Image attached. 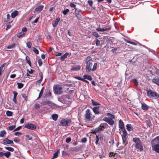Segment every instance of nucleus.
Wrapping results in <instances>:
<instances>
[{
    "instance_id": "f257e3e1",
    "label": "nucleus",
    "mask_w": 159,
    "mask_h": 159,
    "mask_svg": "<svg viewBox=\"0 0 159 159\" xmlns=\"http://www.w3.org/2000/svg\"><path fill=\"white\" fill-rule=\"evenodd\" d=\"M85 63L86 64V71L87 72L89 73L91 71H94L97 69L98 64L97 63H95L93 67V66L92 60L91 57L90 56H88L85 59Z\"/></svg>"
},
{
    "instance_id": "f03ea898",
    "label": "nucleus",
    "mask_w": 159,
    "mask_h": 159,
    "mask_svg": "<svg viewBox=\"0 0 159 159\" xmlns=\"http://www.w3.org/2000/svg\"><path fill=\"white\" fill-rule=\"evenodd\" d=\"M106 115L108 117H105L103 119V120L107 122L109 125L112 126L115 124V116L110 113H107Z\"/></svg>"
},
{
    "instance_id": "7ed1b4c3",
    "label": "nucleus",
    "mask_w": 159,
    "mask_h": 159,
    "mask_svg": "<svg viewBox=\"0 0 159 159\" xmlns=\"http://www.w3.org/2000/svg\"><path fill=\"white\" fill-rule=\"evenodd\" d=\"M147 94L149 98L153 99H157L159 97L158 93L150 89L147 91Z\"/></svg>"
},
{
    "instance_id": "20e7f679",
    "label": "nucleus",
    "mask_w": 159,
    "mask_h": 159,
    "mask_svg": "<svg viewBox=\"0 0 159 159\" xmlns=\"http://www.w3.org/2000/svg\"><path fill=\"white\" fill-rule=\"evenodd\" d=\"M122 131L123 133L121 135L123 141V144L125 146H126L128 143L127 139L128 137V134L125 129L122 130Z\"/></svg>"
},
{
    "instance_id": "39448f33",
    "label": "nucleus",
    "mask_w": 159,
    "mask_h": 159,
    "mask_svg": "<svg viewBox=\"0 0 159 159\" xmlns=\"http://www.w3.org/2000/svg\"><path fill=\"white\" fill-rule=\"evenodd\" d=\"M53 89L54 93L57 94H61L63 92L61 87L58 85H54Z\"/></svg>"
},
{
    "instance_id": "423d86ee",
    "label": "nucleus",
    "mask_w": 159,
    "mask_h": 159,
    "mask_svg": "<svg viewBox=\"0 0 159 159\" xmlns=\"http://www.w3.org/2000/svg\"><path fill=\"white\" fill-rule=\"evenodd\" d=\"M71 120L70 119H62L61 122V125L63 126H68L71 123Z\"/></svg>"
},
{
    "instance_id": "0eeeda50",
    "label": "nucleus",
    "mask_w": 159,
    "mask_h": 159,
    "mask_svg": "<svg viewBox=\"0 0 159 159\" xmlns=\"http://www.w3.org/2000/svg\"><path fill=\"white\" fill-rule=\"evenodd\" d=\"M92 115L91 112L89 109H87L85 111L84 115L85 119L88 120H90L91 118V116Z\"/></svg>"
},
{
    "instance_id": "6e6552de",
    "label": "nucleus",
    "mask_w": 159,
    "mask_h": 159,
    "mask_svg": "<svg viewBox=\"0 0 159 159\" xmlns=\"http://www.w3.org/2000/svg\"><path fill=\"white\" fill-rule=\"evenodd\" d=\"M81 10L80 9H78L77 8H75V13L76 17L78 20H80L82 18V16L80 14Z\"/></svg>"
},
{
    "instance_id": "1a4fd4ad",
    "label": "nucleus",
    "mask_w": 159,
    "mask_h": 159,
    "mask_svg": "<svg viewBox=\"0 0 159 159\" xmlns=\"http://www.w3.org/2000/svg\"><path fill=\"white\" fill-rule=\"evenodd\" d=\"M25 127L27 129L31 130L34 129L36 128L35 125L32 123L26 124L25 125Z\"/></svg>"
},
{
    "instance_id": "9d476101",
    "label": "nucleus",
    "mask_w": 159,
    "mask_h": 159,
    "mask_svg": "<svg viewBox=\"0 0 159 159\" xmlns=\"http://www.w3.org/2000/svg\"><path fill=\"white\" fill-rule=\"evenodd\" d=\"M104 129V126L101 124L98 128H95L93 131V133L99 132L100 131L103 130Z\"/></svg>"
},
{
    "instance_id": "9b49d317",
    "label": "nucleus",
    "mask_w": 159,
    "mask_h": 159,
    "mask_svg": "<svg viewBox=\"0 0 159 159\" xmlns=\"http://www.w3.org/2000/svg\"><path fill=\"white\" fill-rule=\"evenodd\" d=\"M152 148L157 153H159V144L152 145Z\"/></svg>"
},
{
    "instance_id": "f8f14e48",
    "label": "nucleus",
    "mask_w": 159,
    "mask_h": 159,
    "mask_svg": "<svg viewBox=\"0 0 159 159\" xmlns=\"http://www.w3.org/2000/svg\"><path fill=\"white\" fill-rule=\"evenodd\" d=\"M152 145L159 144V136H157L153 139L151 141Z\"/></svg>"
},
{
    "instance_id": "ddd939ff",
    "label": "nucleus",
    "mask_w": 159,
    "mask_h": 159,
    "mask_svg": "<svg viewBox=\"0 0 159 159\" xmlns=\"http://www.w3.org/2000/svg\"><path fill=\"white\" fill-rule=\"evenodd\" d=\"M4 143L5 144H13L14 143L12 141L9 139L7 138H5L3 140Z\"/></svg>"
},
{
    "instance_id": "4468645a",
    "label": "nucleus",
    "mask_w": 159,
    "mask_h": 159,
    "mask_svg": "<svg viewBox=\"0 0 159 159\" xmlns=\"http://www.w3.org/2000/svg\"><path fill=\"white\" fill-rule=\"evenodd\" d=\"M80 65H75L72 66L71 69V70L73 71H77L80 70Z\"/></svg>"
},
{
    "instance_id": "2eb2a0df",
    "label": "nucleus",
    "mask_w": 159,
    "mask_h": 159,
    "mask_svg": "<svg viewBox=\"0 0 159 159\" xmlns=\"http://www.w3.org/2000/svg\"><path fill=\"white\" fill-rule=\"evenodd\" d=\"M111 29V28L109 27L108 28H102L100 27H98L96 28V30L98 31H102L104 32L107 30H109Z\"/></svg>"
},
{
    "instance_id": "dca6fc26",
    "label": "nucleus",
    "mask_w": 159,
    "mask_h": 159,
    "mask_svg": "<svg viewBox=\"0 0 159 159\" xmlns=\"http://www.w3.org/2000/svg\"><path fill=\"white\" fill-rule=\"evenodd\" d=\"M99 106L94 107L93 108V110L95 114H98L99 113Z\"/></svg>"
},
{
    "instance_id": "f3484780",
    "label": "nucleus",
    "mask_w": 159,
    "mask_h": 159,
    "mask_svg": "<svg viewBox=\"0 0 159 159\" xmlns=\"http://www.w3.org/2000/svg\"><path fill=\"white\" fill-rule=\"evenodd\" d=\"M119 127L121 129V130L125 129L124 127V124L121 120H120L119 121Z\"/></svg>"
},
{
    "instance_id": "a211bd4d",
    "label": "nucleus",
    "mask_w": 159,
    "mask_h": 159,
    "mask_svg": "<svg viewBox=\"0 0 159 159\" xmlns=\"http://www.w3.org/2000/svg\"><path fill=\"white\" fill-rule=\"evenodd\" d=\"M133 141L135 143V146H137L141 142L140 139L137 137L134 138L133 139Z\"/></svg>"
},
{
    "instance_id": "6ab92c4d",
    "label": "nucleus",
    "mask_w": 159,
    "mask_h": 159,
    "mask_svg": "<svg viewBox=\"0 0 159 159\" xmlns=\"http://www.w3.org/2000/svg\"><path fill=\"white\" fill-rule=\"evenodd\" d=\"M133 141L135 143V146H137L141 142L140 139L137 137L134 138L133 139Z\"/></svg>"
},
{
    "instance_id": "aec40b11",
    "label": "nucleus",
    "mask_w": 159,
    "mask_h": 159,
    "mask_svg": "<svg viewBox=\"0 0 159 159\" xmlns=\"http://www.w3.org/2000/svg\"><path fill=\"white\" fill-rule=\"evenodd\" d=\"M135 147L136 149H138L140 151H142L143 150V147L142 142L139 143L137 146H135Z\"/></svg>"
},
{
    "instance_id": "412c9836",
    "label": "nucleus",
    "mask_w": 159,
    "mask_h": 159,
    "mask_svg": "<svg viewBox=\"0 0 159 159\" xmlns=\"http://www.w3.org/2000/svg\"><path fill=\"white\" fill-rule=\"evenodd\" d=\"M60 20V18L58 17L56 18V20H53L52 22L53 26L54 27H56L57 25Z\"/></svg>"
},
{
    "instance_id": "4be33fe9",
    "label": "nucleus",
    "mask_w": 159,
    "mask_h": 159,
    "mask_svg": "<svg viewBox=\"0 0 159 159\" xmlns=\"http://www.w3.org/2000/svg\"><path fill=\"white\" fill-rule=\"evenodd\" d=\"M43 5H40L37 7L35 9V11L37 12H40L42 11L43 8Z\"/></svg>"
},
{
    "instance_id": "5701e85b",
    "label": "nucleus",
    "mask_w": 159,
    "mask_h": 159,
    "mask_svg": "<svg viewBox=\"0 0 159 159\" xmlns=\"http://www.w3.org/2000/svg\"><path fill=\"white\" fill-rule=\"evenodd\" d=\"M152 82L153 83L159 86V78H155L152 79Z\"/></svg>"
},
{
    "instance_id": "b1692460",
    "label": "nucleus",
    "mask_w": 159,
    "mask_h": 159,
    "mask_svg": "<svg viewBox=\"0 0 159 159\" xmlns=\"http://www.w3.org/2000/svg\"><path fill=\"white\" fill-rule=\"evenodd\" d=\"M126 129L129 131H130L133 130V128L131 124H128L126 125Z\"/></svg>"
},
{
    "instance_id": "393cba45",
    "label": "nucleus",
    "mask_w": 159,
    "mask_h": 159,
    "mask_svg": "<svg viewBox=\"0 0 159 159\" xmlns=\"http://www.w3.org/2000/svg\"><path fill=\"white\" fill-rule=\"evenodd\" d=\"M141 107L143 110L147 111L148 109V107L145 103L142 104Z\"/></svg>"
},
{
    "instance_id": "a878e982",
    "label": "nucleus",
    "mask_w": 159,
    "mask_h": 159,
    "mask_svg": "<svg viewBox=\"0 0 159 159\" xmlns=\"http://www.w3.org/2000/svg\"><path fill=\"white\" fill-rule=\"evenodd\" d=\"M16 44L15 43L9 44L7 47L8 49H11L14 48L16 47Z\"/></svg>"
},
{
    "instance_id": "bb28decb",
    "label": "nucleus",
    "mask_w": 159,
    "mask_h": 159,
    "mask_svg": "<svg viewBox=\"0 0 159 159\" xmlns=\"http://www.w3.org/2000/svg\"><path fill=\"white\" fill-rule=\"evenodd\" d=\"M18 14V12L17 11H15L11 14L12 18H14Z\"/></svg>"
},
{
    "instance_id": "cd10ccee",
    "label": "nucleus",
    "mask_w": 159,
    "mask_h": 159,
    "mask_svg": "<svg viewBox=\"0 0 159 159\" xmlns=\"http://www.w3.org/2000/svg\"><path fill=\"white\" fill-rule=\"evenodd\" d=\"M84 79H87L89 80H91L92 78L91 76L89 75H84L83 76Z\"/></svg>"
},
{
    "instance_id": "c85d7f7f",
    "label": "nucleus",
    "mask_w": 159,
    "mask_h": 159,
    "mask_svg": "<svg viewBox=\"0 0 159 159\" xmlns=\"http://www.w3.org/2000/svg\"><path fill=\"white\" fill-rule=\"evenodd\" d=\"M6 134V132L5 130H2L0 132V137H4L5 135Z\"/></svg>"
},
{
    "instance_id": "c756f323",
    "label": "nucleus",
    "mask_w": 159,
    "mask_h": 159,
    "mask_svg": "<svg viewBox=\"0 0 159 159\" xmlns=\"http://www.w3.org/2000/svg\"><path fill=\"white\" fill-rule=\"evenodd\" d=\"M48 105L49 106L51 107H58V106L57 105L54 104L50 101L49 102V104H48Z\"/></svg>"
},
{
    "instance_id": "7c9ffc66",
    "label": "nucleus",
    "mask_w": 159,
    "mask_h": 159,
    "mask_svg": "<svg viewBox=\"0 0 159 159\" xmlns=\"http://www.w3.org/2000/svg\"><path fill=\"white\" fill-rule=\"evenodd\" d=\"M52 117L53 120L56 121L58 118V116L57 114H54L52 115Z\"/></svg>"
},
{
    "instance_id": "2f4dec72",
    "label": "nucleus",
    "mask_w": 159,
    "mask_h": 159,
    "mask_svg": "<svg viewBox=\"0 0 159 159\" xmlns=\"http://www.w3.org/2000/svg\"><path fill=\"white\" fill-rule=\"evenodd\" d=\"M68 53H66L64 54L63 55L61 56V60L62 61H63L66 58L67 55H68Z\"/></svg>"
},
{
    "instance_id": "473e14b6",
    "label": "nucleus",
    "mask_w": 159,
    "mask_h": 159,
    "mask_svg": "<svg viewBox=\"0 0 159 159\" xmlns=\"http://www.w3.org/2000/svg\"><path fill=\"white\" fill-rule=\"evenodd\" d=\"M25 34V33L23 32H21L19 33L17 35V37L19 38L23 37Z\"/></svg>"
},
{
    "instance_id": "72a5a7b5",
    "label": "nucleus",
    "mask_w": 159,
    "mask_h": 159,
    "mask_svg": "<svg viewBox=\"0 0 159 159\" xmlns=\"http://www.w3.org/2000/svg\"><path fill=\"white\" fill-rule=\"evenodd\" d=\"M25 60L26 61L27 63L29 64V65L30 66H31V62L30 61V57H28V56H27L25 58Z\"/></svg>"
},
{
    "instance_id": "f704fd0d",
    "label": "nucleus",
    "mask_w": 159,
    "mask_h": 159,
    "mask_svg": "<svg viewBox=\"0 0 159 159\" xmlns=\"http://www.w3.org/2000/svg\"><path fill=\"white\" fill-rule=\"evenodd\" d=\"M92 103L93 105L94 106H98L100 105V104L98 102L94 101L93 100H92Z\"/></svg>"
},
{
    "instance_id": "c9c22d12",
    "label": "nucleus",
    "mask_w": 159,
    "mask_h": 159,
    "mask_svg": "<svg viewBox=\"0 0 159 159\" xmlns=\"http://www.w3.org/2000/svg\"><path fill=\"white\" fill-rule=\"evenodd\" d=\"M44 89V87H43L40 91V93L39 94V97L38 98V99L39 98H40L43 95V90Z\"/></svg>"
},
{
    "instance_id": "e433bc0d",
    "label": "nucleus",
    "mask_w": 159,
    "mask_h": 159,
    "mask_svg": "<svg viewBox=\"0 0 159 159\" xmlns=\"http://www.w3.org/2000/svg\"><path fill=\"white\" fill-rule=\"evenodd\" d=\"M7 64L6 63H4L1 65L0 67V70L2 71H3L5 70V66Z\"/></svg>"
},
{
    "instance_id": "4c0bfd02",
    "label": "nucleus",
    "mask_w": 159,
    "mask_h": 159,
    "mask_svg": "<svg viewBox=\"0 0 159 159\" xmlns=\"http://www.w3.org/2000/svg\"><path fill=\"white\" fill-rule=\"evenodd\" d=\"M32 50L36 54H38L39 53V51L36 48L34 47H32Z\"/></svg>"
},
{
    "instance_id": "58836bf2",
    "label": "nucleus",
    "mask_w": 159,
    "mask_h": 159,
    "mask_svg": "<svg viewBox=\"0 0 159 159\" xmlns=\"http://www.w3.org/2000/svg\"><path fill=\"white\" fill-rule=\"evenodd\" d=\"M6 114L8 116H11L12 115V113L9 111H6Z\"/></svg>"
},
{
    "instance_id": "ea45409f",
    "label": "nucleus",
    "mask_w": 159,
    "mask_h": 159,
    "mask_svg": "<svg viewBox=\"0 0 159 159\" xmlns=\"http://www.w3.org/2000/svg\"><path fill=\"white\" fill-rule=\"evenodd\" d=\"M17 84L18 85V88L19 89L22 88L24 86L23 84L21 83H17Z\"/></svg>"
},
{
    "instance_id": "a19ab883",
    "label": "nucleus",
    "mask_w": 159,
    "mask_h": 159,
    "mask_svg": "<svg viewBox=\"0 0 159 159\" xmlns=\"http://www.w3.org/2000/svg\"><path fill=\"white\" fill-rule=\"evenodd\" d=\"M92 34L97 38L99 36V35L96 32H92Z\"/></svg>"
},
{
    "instance_id": "79ce46f5",
    "label": "nucleus",
    "mask_w": 159,
    "mask_h": 159,
    "mask_svg": "<svg viewBox=\"0 0 159 159\" xmlns=\"http://www.w3.org/2000/svg\"><path fill=\"white\" fill-rule=\"evenodd\" d=\"M5 148L7 150L11 152H13L14 151V148L11 147H5Z\"/></svg>"
},
{
    "instance_id": "37998d69",
    "label": "nucleus",
    "mask_w": 159,
    "mask_h": 159,
    "mask_svg": "<svg viewBox=\"0 0 159 159\" xmlns=\"http://www.w3.org/2000/svg\"><path fill=\"white\" fill-rule=\"evenodd\" d=\"M26 44L28 48H31L32 46V43L31 42H28L26 43Z\"/></svg>"
},
{
    "instance_id": "c03bdc74",
    "label": "nucleus",
    "mask_w": 159,
    "mask_h": 159,
    "mask_svg": "<svg viewBox=\"0 0 159 159\" xmlns=\"http://www.w3.org/2000/svg\"><path fill=\"white\" fill-rule=\"evenodd\" d=\"M51 96V93L49 91H48L46 93L45 97L46 98H48Z\"/></svg>"
},
{
    "instance_id": "a18cd8bd",
    "label": "nucleus",
    "mask_w": 159,
    "mask_h": 159,
    "mask_svg": "<svg viewBox=\"0 0 159 159\" xmlns=\"http://www.w3.org/2000/svg\"><path fill=\"white\" fill-rule=\"evenodd\" d=\"M69 9H66L62 11V13L64 15H65L69 12Z\"/></svg>"
},
{
    "instance_id": "49530a36",
    "label": "nucleus",
    "mask_w": 159,
    "mask_h": 159,
    "mask_svg": "<svg viewBox=\"0 0 159 159\" xmlns=\"http://www.w3.org/2000/svg\"><path fill=\"white\" fill-rule=\"evenodd\" d=\"M16 127L15 125H12L8 127V129L10 130H12L14 129Z\"/></svg>"
},
{
    "instance_id": "de8ad7c7",
    "label": "nucleus",
    "mask_w": 159,
    "mask_h": 159,
    "mask_svg": "<svg viewBox=\"0 0 159 159\" xmlns=\"http://www.w3.org/2000/svg\"><path fill=\"white\" fill-rule=\"evenodd\" d=\"M35 108L37 110H39L40 107V105L38 103H35L34 105Z\"/></svg>"
},
{
    "instance_id": "09e8293b",
    "label": "nucleus",
    "mask_w": 159,
    "mask_h": 159,
    "mask_svg": "<svg viewBox=\"0 0 159 159\" xmlns=\"http://www.w3.org/2000/svg\"><path fill=\"white\" fill-rule=\"evenodd\" d=\"M58 155V151L54 154L53 157L52 159L55 158L57 157Z\"/></svg>"
},
{
    "instance_id": "8fccbe9b",
    "label": "nucleus",
    "mask_w": 159,
    "mask_h": 159,
    "mask_svg": "<svg viewBox=\"0 0 159 159\" xmlns=\"http://www.w3.org/2000/svg\"><path fill=\"white\" fill-rule=\"evenodd\" d=\"M11 153L9 152H7L5 153L4 155L7 158H8L10 156Z\"/></svg>"
},
{
    "instance_id": "3c124183",
    "label": "nucleus",
    "mask_w": 159,
    "mask_h": 159,
    "mask_svg": "<svg viewBox=\"0 0 159 159\" xmlns=\"http://www.w3.org/2000/svg\"><path fill=\"white\" fill-rule=\"evenodd\" d=\"M100 44V41L98 39H96L95 40L96 46H98Z\"/></svg>"
},
{
    "instance_id": "603ef678",
    "label": "nucleus",
    "mask_w": 159,
    "mask_h": 159,
    "mask_svg": "<svg viewBox=\"0 0 159 159\" xmlns=\"http://www.w3.org/2000/svg\"><path fill=\"white\" fill-rule=\"evenodd\" d=\"M25 136L26 138L29 140H31L32 139V137L29 134H26Z\"/></svg>"
},
{
    "instance_id": "864d4df0",
    "label": "nucleus",
    "mask_w": 159,
    "mask_h": 159,
    "mask_svg": "<svg viewBox=\"0 0 159 159\" xmlns=\"http://www.w3.org/2000/svg\"><path fill=\"white\" fill-rule=\"evenodd\" d=\"M22 97L25 99V100L26 101H27V95L25 93H23L22 94Z\"/></svg>"
},
{
    "instance_id": "5fc2aeb1",
    "label": "nucleus",
    "mask_w": 159,
    "mask_h": 159,
    "mask_svg": "<svg viewBox=\"0 0 159 159\" xmlns=\"http://www.w3.org/2000/svg\"><path fill=\"white\" fill-rule=\"evenodd\" d=\"M50 102L49 101L46 100L43 101V103L44 105H48Z\"/></svg>"
},
{
    "instance_id": "6e6d98bb",
    "label": "nucleus",
    "mask_w": 159,
    "mask_h": 159,
    "mask_svg": "<svg viewBox=\"0 0 159 159\" xmlns=\"http://www.w3.org/2000/svg\"><path fill=\"white\" fill-rule=\"evenodd\" d=\"M133 81L134 83V84L135 86H137L138 85V83L137 80L136 79H133Z\"/></svg>"
},
{
    "instance_id": "4d7b16f0",
    "label": "nucleus",
    "mask_w": 159,
    "mask_h": 159,
    "mask_svg": "<svg viewBox=\"0 0 159 159\" xmlns=\"http://www.w3.org/2000/svg\"><path fill=\"white\" fill-rule=\"evenodd\" d=\"M71 139L70 137H68L66 139V142L67 143H69L70 142Z\"/></svg>"
},
{
    "instance_id": "13d9d810",
    "label": "nucleus",
    "mask_w": 159,
    "mask_h": 159,
    "mask_svg": "<svg viewBox=\"0 0 159 159\" xmlns=\"http://www.w3.org/2000/svg\"><path fill=\"white\" fill-rule=\"evenodd\" d=\"M87 140V139L86 138L84 137L82 139L81 141L82 143H85L86 142Z\"/></svg>"
},
{
    "instance_id": "bf43d9fd",
    "label": "nucleus",
    "mask_w": 159,
    "mask_h": 159,
    "mask_svg": "<svg viewBox=\"0 0 159 159\" xmlns=\"http://www.w3.org/2000/svg\"><path fill=\"white\" fill-rule=\"evenodd\" d=\"M38 63H39V66H40L42 65V61L40 59H39L38 60Z\"/></svg>"
},
{
    "instance_id": "052dcab7",
    "label": "nucleus",
    "mask_w": 159,
    "mask_h": 159,
    "mask_svg": "<svg viewBox=\"0 0 159 159\" xmlns=\"http://www.w3.org/2000/svg\"><path fill=\"white\" fill-rule=\"evenodd\" d=\"M70 6L72 7H74L75 9V8H76L75 7L76 5L75 4L73 3H71L70 4Z\"/></svg>"
},
{
    "instance_id": "680f3d73",
    "label": "nucleus",
    "mask_w": 159,
    "mask_h": 159,
    "mask_svg": "<svg viewBox=\"0 0 159 159\" xmlns=\"http://www.w3.org/2000/svg\"><path fill=\"white\" fill-rule=\"evenodd\" d=\"M88 3L90 6L92 7V6L93 2L92 1L88 0Z\"/></svg>"
},
{
    "instance_id": "e2e57ef3",
    "label": "nucleus",
    "mask_w": 159,
    "mask_h": 159,
    "mask_svg": "<svg viewBox=\"0 0 159 159\" xmlns=\"http://www.w3.org/2000/svg\"><path fill=\"white\" fill-rule=\"evenodd\" d=\"M21 134V133L19 132H16L15 133V135L16 136H20Z\"/></svg>"
},
{
    "instance_id": "0e129e2a",
    "label": "nucleus",
    "mask_w": 159,
    "mask_h": 159,
    "mask_svg": "<svg viewBox=\"0 0 159 159\" xmlns=\"http://www.w3.org/2000/svg\"><path fill=\"white\" fill-rule=\"evenodd\" d=\"M75 79H78V80H83V78H82L78 76H75Z\"/></svg>"
},
{
    "instance_id": "69168bd1",
    "label": "nucleus",
    "mask_w": 159,
    "mask_h": 159,
    "mask_svg": "<svg viewBox=\"0 0 159 159\" xmlns=\"http://www.w3.org/2000/svg\"><path fill=\"white\" fill-rule=\"evenodd\" d=\"M13 93L14 94V97L16 98V97L18 95V93L16 91H14L13 92Z\"/></svg>"
},
{
    "instance_id": "338daca9",
    "label": "nucleus",
    "mask_w": 159,
    "mask_h": 159,
    "mask_svg": "<svg viewBox=\"0 0 159 159\" xmlns=\"http://www.w3.org/2000/svg\"><path fill=\"white\" fill-rule=\"evenodd\" d=\"M55 54L56 56H61V55L62 54V53H61L56 52L55 53Z\"/></svg>"
},
{
    "instance_id": "774afa93",
    "label": "nucleus",
    "mask_w": 159,
    "mask_h": 159,
    "mask_svg": "<svg viewBox=\"0 0 159 159\" xmlns=\"http://www.w3.org/2000/svg\"><path fill=\"white\" fill-rule=\"evenodd\" d=\"M16 76V75L15 74H11L10 75V77L11 78H15Z\"/></svg>"
}]
</instances>
